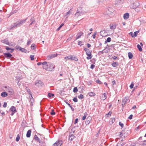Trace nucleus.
Here are the masks:
<instances>
[{
	"mask_svg": "<svg viewBox=\"0 0 146 146\" xmlns=\"http://www.w3.org/2000/svg\"><path fill=\"white\" fill-rule=\"evenodd\" d=\"M46 64V62H44L43 63H42L41 62H39L37 64Z\"/></svg>",
	"mask_w": 146,
	"mask_h": 146,
	"instance_id": "57",
	"label": "nucleus"
},
{
	"mask_svg": "<svg viewBox=\"0 0 146 146\" xmlns=\"http://www.w3.org/2000/svg\"><path fill=\"white\" fill-rule=\"evenodd\" d=\"M87 115H88V114H87V112H85L84 113V115L82 117V120H85L86 119V118Z\"/></svg>",
	"mask_w": 146,
	"mask_h": 146,
	"instance_id": "22",
	"label": "nucleus"
},
{
	"mask_svg": "<svg viewBox=\"0 0 146 146\" xmlns=\"http://www.w3.org/2000/svg\"><path fill=\"white\" fill-rule=\"evenodd\" d=\"M111 40V38L110 37H108L107 38L106 41L108 42H110Z\"/></svg>",
	"mask_w": 146,
	"mask_h": 146,
	"instance_id": "49",
	"label": "nucleus"
},
{
	"mask_svg": "<svg viewBox=\"0 0 146 146\" xmlns=\"http://www.w3.org/2000/svg\"><path fill=\"white\" fill-rule=\"evenodd\" d=\"M26 89L27 91V92L29 93V94L31 95V96H32V94L31 93V92L30 90V89L28 88L27 87H26Z\"/></svg>",
	"mask_w": 146,
	"mask_h": 146,
	"instance_id": "26",
	"label": "nucleus"
},
{
	"mask_svg": "<svg viewBox=\"0 0 146 146\" xmlns=\"http://www.w3.org/2000/svg\"><path fill=\"white\" fill-rule=\"evenodd\" d=\"M54 94H52L50 93H48V96L49 98H50L52 96H54Z\"/></svg>",
	"mask_w": 146,
	"mask_h": 146,
	"instance_id": "40",
	"label": "nucleus"
},
{
	"mask_svg": "<svg viewBox=\"0 0 146 146\" xmlns=\"http://www.w3.org/2000/svg\"><path fill=\"white\" fill-rule=\"evenodd\" d=\"M73 101L75 102H78V100L76 98H74L73 99Z\"/></svg>",
	"mask_w": 146,
	"mask_h": 146,
	"instance_id": "47",
	"label": "nucleus"
},
{
	"mask_svg": "<svg viewBox=\"0 0 146 146\" xmlns=\"http://www.w3.org/2000/svg\"><path fill=\"white\" fill-rule=\"evenodd\" d=\"M129 34L132 37H133L134 36L133 33L132 32H131L129 33Z\"/></svg>",
	"mask_w": 146,
	"mask_h": 146,
	"instance_id": "56",
	"label": "nucleus"
},
{
	"mask_svg": "<svg viewBox=\"0 0 146 146\" xmlns=\"http://www.w3.org/2000/svg\"><path fill=\"white\" fill-rule=\"evenodd\" d=\"M134 84H133V82H132L131 83V84L130 86L129 87L130 88L132 89L133 88V86H134Z\"/></svg>",
	"mask_w": 146,
	"mask_h": 146,
	"instance_id": "43",
	"label": "nucleus"
},
{
	"mask_svg": "<svg viewBox=\"0 0 146 146\" xmlns=\"http://www.w3.org/2000/svg\"><path fill=\"white\" fill-rule=\"evenodd\" d=\"M71 9H70L69 11L66 13V15H67L68 14H69L71 13Z\"/></svg>",
	"mask_w": 146,
	"mask_h": 146,
	"instance_id": "58",
	"label": "nucleus"
},
{
	"mask_svg": "<svg viewBox=\"0 0 146 146\" xmlns=\"http://www.w3.org/2000/svg\"><path fill=\"white\" fill-rule=\"evenodd\" d=\"M55 112L54 111V110H52V111L50 112V114L52 115H55Z\"/></svg>",
	"mask_w": 146,
	"mask_h": 146,
	"instance_id": "41",
	"label": "nucleus"
},
{
	"mask_svg": "<svg viewBox=\"0 0 146 146\" xmlns=\"http://www.w3.org/2000/svg\"><path fill=\"white\" fill-rule=\"evenodd\" d=\"M20 139V137L19 134H18L16 138V141H18Z\"/></svg>",
	"mask_w": 146,
	"mask_h": 146,
	"instance_id": "33",
	"label": "nucleus"
},
{
	"mask_svg": "<svg viewBox=\"0 0 146 146\" xmlns=\"http://www.w3.org/2000/svg\"><path fill=\"white\" fill-rule=\"evenodd\" d=\"M82 8L80 7L78 8L77 10V12L75 14V15L76 16H78L80 14H81L82 13Z\"/></svg>",
	"mask_w": 146,
	"mask_h": 146,
	"instance_id": "4",
	"label": "nucleus"
},
{
	"mask_svg": "<svg viewBox=\"0 0 146 146\" xmlns=\"http://www.w3.org/2000/svg\"><path fill=\"white\" fill-rule=\"evenodd\" d=\"M43 68L46 70L52 71L54 68V64H42Z\"/></svg>",
	"mask_w": 146,
	"mask_h": 146,
	"instance_id": "1",
	"label": "nucleus"
},
{
	"mask_svg": "<svg viewBox=\"0 0 146 146\" xmlns=\"http://www.w3.org/2000/svg\"><path fill=\"white\" fill-rule=\"evenodd\" d=\"M72 58V55H69L68 56H66L64 58V59L66 61L68 60H71Z\"/></svg>",
	"mask_w": 146,
	"mask_h": 146,
	"instance_id": "18",
	"label": "nucleus"
},
{
	"mask_svg": "<svg viewBox=\"0 0 146 146\" xmlns=\"http://www.w3.org/2000/svg\"><path fill=\"white\" fill-rule=\"evenodd\" d=\"M128 57L130 59H131L133 57V55L130 52H128Z\"/></svg>",
	"mask_w": 146,
	"mask_h": 146,
	"instance_id": "21",
	"label": "nucleus"
},
{
	"mask_svg": "<svg viewBox=\"0 0 146 146\" xmlns=\"http://www.w3.org/2000/svg\"><path fill=\"white\" fill-rule=\"evenodd\" d=\"M5 48L7 50H11V51H10V52H12L14 50L13 49H11V48H9L8 47H6Z\"/></svg>",
	"mask_w": 146,
	"mask_h": 146,
	"instance_id": "35",
	"label": "nucleus"
},
{
	"mask_svg": "<svg viewBox=\"0 0 146 146\" xmlns=\"http://www.w3.org/2000/svg\"><path fill=\"white\" fill-rule=\"evenodd\" d=\"M129 15L128 13H126L123 15L124 19L126 20L128 19L129 17Z\"/></svg>",
	"mask_w": 146,
	"mask_h": 146,
	"instance_id": "12",
	"label": "nucleus"
},
{
	"mask_svg": "<svg viewBox=\"0 0 146 146\" xmlns=\"http://www.w3.org/2000/svg\"><path fill=\"white\" fill-rule=\"evenodd\" d=\"M111 115V113L110 112H109L106 115V117H107L108 116H110Z\"/></svg>",
	"mask_w": 146,
	"mask_h": 146,
	"instance_id": "54",
	"label": "nucleus"
},
{
	"mask_svg": "<svg viewBox=\"0 0 146 146\" xmlns=\"http://www.w3.org/2000/svg\"><path fill=\"white\" fill-rule=\"evenodd\" d=\"M87 46L88 48H90L91 46V45L89 43L87 44Z\"/></svg>",
	"mask_w": 146,
	"mask_h": 146,
	"instance_id": "62",
	"label": "nucleus"
},
{
	"mask_svg": "<svg viewBox=\"0 0 146 146\" xmlns=\"http://www.w3.org/2000/svg\"><path fill=\"white\" fill-rule=\"evenodd\" d=\"M62 143V141H59L56 142L55 143H54L53 146H61Z\"/></svg>",
	"mask_w": 146,
	"mask_h": 146,
	"instance_id": "6",
	"label": "nucleus"
},
{
	"mask_svg": "<svg viewBox=\"0 0 146 146\" xmlns=\"http://www.w3.org/2000/svg\"><path fill=\"white\" fill-rule=\"evenodd\" d=\"M26 20H21L15 26L17 27L18 25H22L25 22Z\"/></svg>",
	"mask_w": 146,
	"mask_h": 146,
	"instance_id": "9",
	"label": "nucleus"
},
{
	"mask_svg": "<svg viewBox=\"0 0 146 146\" xmlns=\"http://www.w3.org/2000/svg\"><path fill=\"white\" fill-rule=\"evenodd\" d=\"M96 34V32H95L94 33V34L92 36V37L93 38H95Z\"/></svg>",
	"mask_w": 146,
	"mask_h": 146,
	"instance_id": "46",
	"label": "nucleus"
},
{
	"mask_svg": "<svg viewBox=\"0 0 146 146\" xmlns=\"http://www.w3.org/2000/svg\"><path fill=\"white\" fill-rule=\"evenodd\" d=\"M41 83V81H36V82H35V84L36 85H37V86H38L37 84L38 83Z\"/></svg>",
	"mask_w": 146,
	"mask_h": 146,
	"instance_id": "50",
	"label": "nucleus"
},
{
	"mask_svg": "<svg viewBox=\"0 0 146 146\" xmlns=\"http://www.w3.org/2000/svg\"><path fill=\"white\" fill-rule=\"evenodd\" d=\"M106 98V94L104 93L102 96V100H104Z\"/></svg>",
	"mask_w": 146,
	"mask_h": 146,
	"instance_id": "30",
	"label": "nucleus"
},
{
	"mask_svg": "<svg viewBox=\"0 0 146 146\" xmlns=\"http://www.w3.org/2000/svg\"><path fill=\"white\" fill-rule=\"evenodd\" d=\"M78 98L80 99H82L84 98V96L83 95L81 94L78 96Z\"/></svg>",
	"mask_w": 146,
	"mask_h": 146,
	"instance_id": "36",
	"label": "nucleus"
},
{
	"mask_svg": "<svg viewBox=\"0 0 146 146\" xmlns=\"http://www.w3.org/2000/svg\"><path fill=\"white\" fill-rule=\"evenodd\" d=\"M137 46L139 51H142V48L140 45H139V44H138L137 45Z\"/></svg>",
	"mask_w": 146,
	"mask_h": 146,
	"instance_id": "32",
	"label": "nucleus"
},
{
	"mask_svg": "<svg viewBox=\"0 0 146 146\" xmlns=\"http://www.w3.org/2000/svg\"><path fill=\"white\" fill-rule=\"evenodd\" d=\"M121 0H115V4H120L121 3Z\"/></svg>",
	"mask_w": 146,
	"mask_h": 146,
	"instance_id": "29",
	"label": "nucleus"
},
{
	"mask_svg": "<svg viewBox=\"0 0 146 146\" xmlns=\"http://www.w3.org/2000/svg\"><path fill=\"white\" fill-rule=\"evenodd\" d=\"M97 83L99 84H102V82L99 80H96V81Z\"/></svg>",
	"mask_w": 146,
	"mask_h": 146,
	"instance_id": "42",
	"label": "nucleus"
},
{
	"mask_svg": "<svg viewBox=\"0 0 146 146\" xmlns=\"http://www.w3.org/2000/svg\"><path fill=\"white\" fill-rule=\"evenodd\" d=\"M139 32V31H137L135 32L134 33V36L135 37H136L137 36V34Z\"/></svg>",
	"mask_w": 146,
	"mask_h": 146,
	"instance_id": "37",
	"label": "nucleus"
},
{
	"mask_svg": "<svg viewBox=\"0 0 146 146\" xmlns=\"http://www.w3.org/2000/svg\"><path fill=\"white\" fill-rule=\"evenodd\" d=\"M2 42L7 44L9 45V43L7 40L5 39L2 40Z\"/></svg>",
	"mask_w": 146,
	"mask_h": 146,
	"instance_id": "23",
	"label": "nucleus"
},
{
	"mask_svg": "<svg viewBox=\"0 0 146 146\" xmlns=\"http://www.w3.org/2000/svg\"><path fill=\"white\" fill-rule=\"evenodd\" d=\"M110 29L111 30H114L116 28V26L115 24H110Z\"/></svg>",
	"mask_w": 146,
	"mask_h": 146,
	"instance_id": "13",
	"label": "nucleus"
},
{
	"mask_svg": "<svg viewBox=\"0 0 146 146\" xmlns=\"http://www.w3.org/2000/svg\"><path fill=\"white\" fill-rule=\"evenodd\" d=\"M108 11L109 12L111 13H113L114 11L115 10L114 9L112 8H109L108 9Z\"/></svg>",
	"mask_w": 146,
	"mask_h": 146,
	"instance_id": "25",
	"label": "nucleus"
},
{
	"mask_svg": "<svg viewBox=\"0 0 146 146\" xmlns=\"http://www.w3.org/2000/svg\"><path fill=\"white\" fill-rule=\"evenodd\" d=\"M5 56L6 57L10 58L11 57L12 55L10 53H6L5 54Z\"/></svg>",
	"mask_w": 146,
	"mask_h": 146,
	"instance_id": "17",
	"label": "nucleus"
},
{
	"mask_svg": "<svg viewBox=\"0 0 146 146\" xmlns=\"http://www.w3.org/2000/svg\"><path fill=\"white\" fill-rule=\"evenodd\" d=\"M31 43V41H28L27 42V44L28 45H29Z\"/></svg>",
	"mask_w": 146,
	"mask_h": 146,
	"instance_id": "63",
	"label": "nucleus"
},
{
	"mask_svg": "<svg viewBox=\"0 0 146 146\" xmlns=\"http://www.w3.org/2000/svg\"><path fill=\"white\" fill-rule=\"evenodd\" d=\"M78 91V90L77 87H75L74 88L73 92L74 93Z\"/></svg>",
	"mask_w": 146,
	"mask_h": 146,
	"instance_id": "38",
	"label": "nucleus"
},
{
	"mask_svg": "<svg viewBox=\"0 0 146 146\" xmlns=\"http://www.w3.org/2000/svg\"><path fill=\"white\" fill-rule=\"evenodd\" d=\"M89 119V120H87L85 122L86 124V125H88L89 124L90 121L91 120V117H88L87 118V119Z\"/></svg>",
	"mask_w": 146,
	"mask_h": 146,
	"instance_id": "14",
	"label": "nucleus"
},
{
	"mask_svg": "<svg viewBox=\"0 0 146 146\" xmlns=\"http://www.w3.org/2000/svg\"><path fill=\"white\" fill-rule=\"evenodd\" d=\"M133 8H135V11L137 12H139L140 11V9L139 7H137L136 8L133 7Z\"/></svg>",
	"mask_w": 146,
	"mask_h": 146,
	"instance_id": "28",
	"label": "nucleus"
},
{
	"mask_svg": "<svg viewBox=\"0 0 146 146\" xmlns=\"http://www.w3.org/2000/svg\"><path fill=\"white\" fill-rule=\"evenodd\" d=\"M95 66L94 64H91L90 68L91 69H93L95 67Z\"/></svg>",
	"mask_w": 146,
	"mask_h": 146,
	"instance_id": "55",
	"label": "nucleus"
},
{
	"mask_svg": "<svg viewBox=\"0 0 146 146\" xmlns=\"http://www.w3.org/2000/svg\"><path fill=\"white\" fill-rule=\"evenodd\" d=\"M65 102L66 103V104H67L70 107H71V105L70 104H69V103H68V102H67L66 101H65Z\"/></svg>",
	"mask_w": 146,
	"mask_h": 146,
	"instance_id": "61",
	"label": "nucleus"
},
{
	"mask_svg": "<svg viewBox=\"0 0 146 146\" xmlns=\"http://www.w3.org/2000/svg\"><path fill=\"white\" fill-rule=\"evenodd\" d=\"M78 118H76V119L75 121V122H74L75 124H76L78 122Z\"/></svg>",
	"mask_w": 146,
	"mask_h": 146,
	"instance_id": "60",
	"label": "nucleus"
},
{
	"mask_svg": "<svg viewBox=\"0 0 146 146\" xmlns=\"http://www.w3.org/2000/svg\"><path fill=\"white\" fill-rule=\"evenodd\" d=\"M105 49L103 50L100 51L99 52V53L103 54L104 52L107 53L108 52V51L107 50L106 51H105Z\"/></svg>",
	"mask_w": 146,
	"mask_h": 146,
	"instance_id": "34",
	"label": "nucleus"
},
{
	"mask_svg": "<svg viewBox=\"0 0 146 146\" xmlns=\"http://www.w3.org/2000/svg\"><path fill=\"white\" fill-rule=\"evenodd\" d=\"M7 96V94L5 92H3L1 94V96L2 97H6Z\"/></svg>",
	"mask_w": 146,
	"mask_h": 146,
	"instance_id": "24",
	"label": "nucleus"
},
{
	"mask_svg": "<svg viewBox=\"0 0 146 146\" xmlns=\"http://www.w3.org/2000/svg\"><path fill=\"white\" fill-rule=\"evenodd\" d=\"M10 110L12 111V112H14L15 113L16 112V108L14 106H11L10 108Z\"/></svg>",
	"mask_w": 146,
	"mask_h": 146,
	"instance_id": "11",
	"label": "nucleus"
},
{
	"mask_svg": "<svg viewBox=\"0 0 146 146\" xmlns=\"http://www.w3.org/2000/svg\"><path fill=\"white\" fill-rule=\"evenodd\" d=\"M115 80H113L112 82V84L113 85H114L115 84Z\"/></svg>",
	"mask_w": 146,
	"mask_h": 146,
	"instance_id": "59",
	"label": "nucleus"
},
{
	"mask_svg": "<svg viewBox=\"0 0 146 146\" xmlns=\"http://www.w3.org/2000/svg\"><path fill=\"white\" fill-rule=\"evenodd\" d=\"M75 138V136L73 135H69V139L70 141H72Z\"/></svg>",
	"mask_w": 146,
	"mask_h": 146,
	"instance_id": "16",
	"label": "nucleus"
},
{
	"mask_svg": "<svg viewBox=\"0 0 146 146\" xmlns=\"http://www.w3.org/2000/svg\"><path fill=\"white\" fill-rule=\"evenodd\" d=\"M129 98L128 96H126L124 98L122 101V106H123L129 100Z\"/></svg>",
	"mask_w": 146,
	"mask_h": 146,
	"instance_id": "5",
	"label": "nucleus"
},
{
	"mask_svg": "<svg viewBox=\"0 0 146 146\" xmlns=\"http://www.w3.org/2000/svg\"><path fill=\"white\" fill-rule=\"evenodd\" d=\"M64 25V24L62 23L61 25L60 26V27L58 28L57 29V31H59L60 29L62 27V26H63Z\"/></svg>",
	"mask_w": 146,
	"mask_h": 146,
	"instance_id": "45",
	"label": "nucleus"
},
{
	"mask_svg": "<svg viewBox=\"0 0 146 146\" xmlns=\"http://www.w3.org/2000/svg\"><path fill=\"white\" fill-rule=\"evenodd\" d=\"M133 117V115L131 114L128 117V118L129 119H132Z\"/></svg>",
	"mask_w": 146,
	"mask_h": 146,
	"instance_id": "52",
	"label": "nucleus"
},
{
	"mask_svg": "<svg viewBox=\"0 0 146 146\" xmlns=\"http://www.w3.org/2000/svg\"><path fill=\"white\" fill-rule=\"evenodd\" d=\"M31 48L32 49H34L35 48V45L34 44H32L31 46Z\"/></svg>",
	"mask_w": 146,
	"mask_h": 146,
	"instance_id": "39",
	"label": "nucleus"
},
{
	"mask_svg": "<svg viewBox=\"0 0 146 146\" xmlns=\"http://www.w3.org/2000/svg\"><path fill=\"white\" fill-rule=\"evenodd\" d=\"M57 56V54H51L47 56V58L48 59H50L54 57H55Z\"/></svg>",
	"mask_w": 146,
	"mask_h": 146,
	"instance_id": "7",
	"label": "nucleus"
},
{
	"mask_svg": "<svg viewBox=\"0 0 146 146\" xmlns=\"http://www.w3.org/2000/svg\"><path fill=\"white\" fill-rule=\"evenodd\" d=\"M71 60L77 61L78 60V59L77 58L74 56L72 55V58L71 59Z\"/></svg>",
	"mask_w": 146,
	"mask_h": 146,
	"instance_id": "20",
	"label": "nucleus"
},
{
	"mask_svg": "<svg viewBox=\"0 0 146 146\" xmlns=\"http://www.w3.org/2000/svg\"><path fill=\"white\" fill-rule=\"evenodd\" d=\"M119 125L121 126V128H122L123 127V124L121 123L120 122H119Z\"/></svg>",
	"mask_w": 146,
	"mask_h": 146,
	"instance_id": "44",
	"label": "nucleus"
},
{
	"mask_svg": "<svg viewBox=\"0 0 146 146\" xmlns=\"http://www.w3.org/2000/svg\"><path fill=\"white\" fill-rule=\"evenodd\" d=\"M18 49H19L22 52H26L27 51V50L26 49L20 47H19Z\"/></svg>",
	"mask_w": 146,
	"mask_h": 146,
	"instance_id": "19",
	"label": "nucleus"
},
{
	"mask_svg": "<svg viewBox=\"0 0 146 146\" xmlns=\"http://www.w3.org/2000/svg\"><path fill=\"white\" fill-rule=\"evenodd\" d=\"M30 105L32 106L33 105V102H34V99L33 98L32 96H31V97H30Z\"/></svg>",
	"mask_w": 146,
	"mask_h": 146,
	"instance_id": "10",
	"label": "nucleus"
},
{
	"mask_svg": "<svg viewBox=\"0 0 146 146\" xmlns=\"http://www.w3.org/2000/svg\"><path fill=\"white\" fill-rule=\"evenodd\" d=\"M84 50L86 51V54L88 55V56L87 57V58L88 59H91L92 57L91 52L87 48H84Z\"/></svg>",
	"mask_w": 146,
	"mask_h": 146,
	"instance_id": "2",
	"label": "nucleus"
},
{
	"mask_svg": "<svg viewBox=\"0 0 146 146\" xmlns=\"http://www.w3.org/2000/svg\"><path fill=\"white\" fill-rule=\"evenodd\" d=\"M34 139L35 140L39 141V143H40V141L39 139L38 138V136L36 135H35Z\"/></svg>",
	"mask_w": 146,
	"mask_h": 146,
	"instance_id": "27",
	"label": "nucleus"
},
{
	"mask_svg": "<svg viewBox=\"0 0 146 146\" xmlns=\"http://www.w3.org/2000/svg\"><path fill=\"white\" fill-rule=\"evenodd\" d=\"M112 58L114 60H115L117 58V57H116V56H114L113 57H112Z\"/></svg>",
	"mask_w": 146,
	"mask_h": 146,
	"instance_id": "64",
	"label": "nucleus"
},
{
	"mask_svg": "<svg viewBox=\"0 0 146 146\" xmlns=\"http://www.w3.org/2000/svg\"><path fill=\"white\" fill-rule=\"evenodd\" d=\"M31 132V131L30 130L28 131L26 134V136L27 137H30Z\"/></svg>",
	"mask_w": 146,
	"mask_h": 146,
	"instance_id": "15",
	"label": "nucleus"
},
{
	"mask_svg": "<svg viewBox=\"0 0 146 146\" xmlns=\"http://www.w3.org/2000/svg\"><path fill=\"white\" fill-rule=\"evenodd\" d=\"M34 56L33 55H31L30 56L31 59V60H33L34 59Z\"/></svg>",
	"mask_w": 146,
	"mask_h": 146,
	"instance_id": "51",
	"label": "nucleus"
},
{
	"mask_svg": "<svg viewBox=\"0 0 146 146\" xmlns=\"http://www.w3.org/2000/svg\"><path fill=\"white\" fill-rule=\"evenodd\" d=\"M7 106V103L6 102H4V104L3 106L4 108H5Z\"/></svg>",
	"mask_w": 146,
	"mask_h": 146,
	"instance_id": "53",
	"label": "nucleus"
},
{
	"mask_svg": "<svg viewBox=\"0 0 146 146\" xmlns=\"http://www.w3.org/2000/svg\"><path fill=\"white\" fill-rule=\"evenodd\" d=\"M112 121H110V124H112L115 121V119L114 118H111V119Z\"/></svg>",
	"mask_w": 146,
	"mask_h": 146,
	"instance_id": "48",
	"label": "nucleus"
},
{
	"mask_svg": "<svg viewBox=\"0 0 146 146\" xmlns=\"http://www.w3.org/2000/svg\"><path fill=\"white\" fill-rule=\"evenodd\" d=\"M88 94L90 96H94L95 95V94L94 93L92 92H89Z\"/></svg>",
	"mask_w": 146,
	"mask_h": 146,
	"instance_id": "31",
	"label": "nucleus"
},
{
	"mask_svg": "<svg viewBox=\"0 0 146 146\" xmlns=\"http://www.w3.org/2000/svg\"><path fill=\"white\" fill-rule=\"evenodd\" d=\"M5 88L6 89L5 90L8 92L10 95H12L13 94V90L12 88L9 86H5Z\"/></svg>",
	"mask_w": 146,
	"mask_h": 146,
	"instance_id": "3",
	"label": "nucleus"
},
{
	"mask_svg": "<svg viewBox=\"0 0 146 146\" xmlns=\"http://www.w3.org/2000/svg\"><path fill=\"white\" fill-rule=\"evenodd\" d=\"M83 34V33L82 32L79 33L76 35V39L80 38L81 36Z\"/></svg>",
	"mask_w": 146,
	"mask_h": 146,
	"instance_id": "8",
	"label": "nucleus"
}]
</instances>
